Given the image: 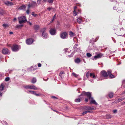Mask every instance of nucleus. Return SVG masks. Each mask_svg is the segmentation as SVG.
Masks as SVG:
<instances>
[{"instance_id":"nucleus-20","label":"nucleus","mask_w":125,"mask_h":125,"mask_svg":"<svg viewBox=\"0 0 125 125\" xmlns=\"http://www.w3.org/2000/svg\"><path fill=\"white\" fill-rule=\"evenodd\" d=\"M69 35L71 37H73L75 36V34L72 31H70L69 32Z\"/></svg>"},{"instance_id":"nucleus-1","label":"nucleus","mask_w":125,"mask_h":125,"mask_svg":"<svg viewBox=\"0 0 125 125\" xmlns=\"http://www.w3.org/2000/svg\"><path fill=\"white\" fill-rule=\"evenodd\" d=\"M82 95H86L89 97V99L90 100V103L91 104H97V103L94 100L93 98L91 97V94L90 92H86L85 91L82 92V94L80 96Z\"/></svg>"},{"instance_id":"nucleus-55","label":"nucleus","mask_w":125,"mask_h":125,"mask_svg":"<svg viewBox=\"0 0 125 125\" xmlns=\"http://www.w3.org/2000/svg\"><path fill=\"white\" fill-rule=\"evenodd\" d=\"M43 0L44 1V2H46L47 1V0Z\"/></svg>"},{"instance_id":"nucleus-3","label":"nucleus","mask_w":125,"mask_h":125,"mask_svg":"<svg viewBox=\"0 0 125 125\" xmlns=\"http://www.w3.org/2000/svg\"><path fill=\"white\" fill-rule=\"evenodd\" d=\"M24 87L26 89H33L34 90H37V88L35 86L31 85H28L25 86Z\"/></svg>"},{"instance_id":"nucleus-54","label":"nucleus","mask_w":125,"mask_h":125,"mask_svg":"<svg viewBox=\"0 0 125 125\" xmlns=\"http://www.w3.org/2000/svg\"><path fill=\"white\" fill-rule=\"evenodd\" d=\"M35 27H37L38 28H39V26H38V25H36L35 26Z\"/></svg>"},{"instance_id":"nucleus-62","label":"nucleus","mask_w":125,"mask_h":125,"mask_svg":"<svg viewBox=\"0 0 125 125\" xmlns=\"http://www.w3.org/2000/svg\"><path fill=\"white\" fill-rule=\"evenodd\" d=\"M2 14V13H0V14L1 15Z\"/></svg>"},{"instance_id":"nucleus-57","label":"nucleus","mask_w":125,"mask_h":125,"mask_svg":"<svg viewBox=\"0 0 125 125\" xmlns=\"http://www.w3.org/2000/svg\"><path fill=\"white\" fill-rule=\"evenodd\" d=\"M125 82V80H124L123 81V83H124Z\"/></svg>"},{"instance_id":"nucleus-5","label":"nucleus","mask_w":125,"mask_h":125,"mask_svg":"<svg viewBox=\"0 0 125 125\" xmlns=\"http://www.w3.org/2000/svg\"><path fill=\"white\" fill-rule=\"evenodd\" d=\"M20 48V47L16 45H13L12 48V50L13 51H18Z\"/></svg>"},{"instance_id":"nucleus-19","label":"nucleus","mask_w":125,"mask_h":125,"mask_svg":"<svg viewBox=\"0 0 125 125\" xmlns=\"http://www.w3.org/2000/svg\"><path fill=\"white\" fill-rule=\"evenodd\" d=\"M31 94H35L36 96H39L40 95V94H36L35 92L34 91H31Z\"/></svg>"},{"instance_id":"nucleus-22","label":"nucleus","mask_w":125,"mask_h":125,"mask_svg":"<svg viewBox=\"0 0 125 125\" xmlns=\"http://www.w3.org/2000/svg\"><path fill=\"white\" fill-rule=\"evenodd\" d=\"M2 25L4 28H6L9 27V25L8 24H3Z\"/></svg>"},{"instance_id":"nucleus-53","label":"nucleus","mask_w":125,"mask_h":125,"mask_svg":"<svg viewBox=\"0 0 125 125\" xmlns=\"http://www.w3.org/2000/svg\"><path fill=\"white\" fill-rule=\"evenodd\" d=\"M29 24L30 25H31L32 24L30 22L29 23Z\"/></svg>"},{"instance_id":"nucleus-2","label":"nucleus","mask_w":125,"mask_h":125,"mask_svg":"<svg viewBox=\"0 0 125 125\" xmlns=\"http://www.w3.org/2000/svg\"><path fill=\"white\" fill-rule=\"evenodd\" d=\"M19 23L22 24L25 23L27 21V20L25 16H23L18 17Z\"/></svg>"},{"instance_id":"nucleus-9","label":"nucleus","mask_w":125,"mask_h":125,"mask_svg":"<svg viewBox=\"0 0 125 125\" xmlns=\"http://www.w3.org/2000/svg\"><path fill=\"white\" fill-rule=\"evenodd\" d=\"M108 75L111 78H115V76L114 75L111 74V70H109L107 71Z\"/></svg>"},{"instance_id":"nucleus-21","label":"nucleus","mask_w":125,"mask_h":125,"mask_svg":"<svg viewBox=\"0 0 125 125\" xmlns=\"http://www.w3.org/2000/svg\"><path fill=\"white\" fill-rule=\"evenodd\" d=\"M77 22L79 23H81L82 21V19L80 18H78L77 19Z\"/></svg>"},{"instance_id":"nucleus-52","label":"nucleus","mask_w":125,"mask_h":125,"mask_svg":"<svg viewBox=\"0 0 125 125\" xmlns=\"http://www.w3.org/2000/svg\"><path fill=\"white\" fill-rule=\"evenodd\" d=\"M2 93H1L0 92V96H1L2 95Z\"/></svg>"},{"instance_id":"nucleus-8","label":"nucleus","mask_w":125,"mask_h":125,"mask_svg":"<svg viewBox=\"0 0 125 125\" xmlns=\"http://www.w3.org/2000/svg\"><path fill=\"white\" fill-rule=\"evenodd\" d=\"M50 32L51 34L52 35H54L56 33L55 29L53 28H52L50 29Z\"/></svg>"},{"instance_id":"nucleus-48","label":"nucleus","mask_w":125,"mask_h":125,"mask_svg":"<svg viewBox=\"0 0 125 125\" xmlns=\"http://www.w3.org/2000/svg\"><path fill=\"white\" fill-rule=\"evenodd\" d=\"M86 77H88L89 76V73H87V74H86Z\"/></svg>"},{"instance_id":"nucleus-28","label":"nucleus","mask_w":125,"mask_h":125,"mask_svg":"<svg viewBox=\"0 0 125 125\" xmlns=\"http://www.w3.org/2000/svg\"><path fill=\"white\" fill-rule=\"evenodd\" d=\"M73 75L75 77H77L78 76V75L74 73H72Z\"/></svg>"},{"instance_id":"nucleus-29","label":"nucleus","mask_w":125,"mask_h":125,"mask_svg":"<svg viewBox=\"0 0 125 125\" xmlns=\"http://www.w3.org/2000/svg\"><path fill=\"white\" fill-rule=\"evenodd\" d=\"M75 101L76 102H78L80 101V100L79 98L75 100Z\"/></svg>"},{"instance_id":"nucleus-56","label":"nucleus","mask_w":125,"mask_h":125,"mask_svg":"<svg viewBox=\"0 0 125 125\" xmlns=\"http://www.w3.org/2000/svg\"><path fill=\"white\" fill-rule=\"evenodd\" d=\"M52 97V98H56V97L55 96H54Z\"/></svg>"},{"instance_id":"nucleus-38","label":"nucleus","mask_w":125,"mask_h":125,"mask_svg":"<svg viewBox=\"0 0 125 125\" xmlns=\"http://www.w3.org/2000/svg\"><path fill=\"white\" fill-rule=\"evenodd\" d=\"M117 112V110H113V112L114 113H115Z\"/></svg>"},{"instance_id":"nucleus-18","label":"nucleus","mask_w":125,"mask_h":125,"mask_svg":"<svg viewBox=\"0 0 125 125\" xmlns=\"http://www.w3.org/2000/svg\"><path fill=\"white\" fill-rule=\"evenodd\" d=\"M75 62L77 63H79L81 61L80 60L79 58H77L75 60Z\"/></svg>"},{"instance_id":"nucleus-49","label":"nucleus","mask_w":125,"mask_h":125,"mask_svg":"<svg viewBox=\"0 0 125 125\" xmlns=\"http://www.w3.org/2000/svg\"><path fill=\"white\" fill-rule=\"evenodd\" d=\"M10 34H13V32H10L9 33Z\"/></svg>"},{"instance_id":"nucleus-23","label":"nucleus","mask_w":125,"mask_h":125,"mask_svg":"<svg viewBox=\"0 0 125 125\" xmlns=\"http://www.w3.org/2000/svg\"><path fill=\"white\" fill-rule=\"evenodd\" d=\"M36 78H33L31 80V82L32 83H36Z\"/></svg>"},{"instance_id":"nucleus-31","label":"nucleus","mask_w":125,"mask_h":125,"mask_svg":"<svg viewBox=\"0 0 125 125\" xmlns=\"http://www.w3.org/2000/svg\"><path fill=\"white\" fill-rule=\"evenodd\" d=\"M2 123L4 125H7V122L5 121H3L2 122Z\"/></svg>"},{"instance_id":"nucleus-32","label":"nucleus","mask_w":125,"mask_h":125,"mask_svg":"<svg viewBox=\"0 0 125 125\" xmlns=\"http://www.w3.org/2000/svg\"><path fill=\"white\" fill-rule=\"evenodd\" d=\"M32 15L34 17H36L37 16V15L36 14H35L33 12L32 13Z\"/></svg>"},{"instance_id":"nucleus-17","label":"nucleus","mask_w":125,"mask_h":125,"mask_svg":"<svg viewBox=\"0 0 125 125\" xmlns=\"http://www.w3.org/2000/svg\"><path fill=\"white\" fill-rule=\"evenodd\" d=\"M26 8V6L25 5H23L20 7L19 8V9L20 10H25Z\"/></svg>"},{"instance_id":"nucleus-42","label":"nucleus","mask_w":125,"mask_h":125,"mask_svg":"<svg viewBox=\"0 0 125 125\" xmlns=\"http://www.w3.org/2000/svg\"><path fill=\"white\" fill-rule=\"evenodd\" d=\"M38 66L39 67H40L41 66V64L40 63H38Z\"/></svg>"},{"instance_id":"nucleus-26","label":"nucleus","mask_w":125,"mask_h":125,"mask_svg":"<svg viewBox=\"0 0 125 125\" xmlns=\"http://www.w3.org/2000/svg\"><path fill=\"white\" fill-rule=\"evenodd\" d=\"M86 55L88 57H90L92 56V55L90 53H87L86 54Z\"/></svg>"},{"instance_id":"nucleus-33","label":"nucleus","mask_w":125,"mask_h":125,"mask_svg":"<svg viewBox=\"0 0 125 125\" xmlns=\"http://www.w3.org/2000/svg\"><path fill=\"white\" fill-rule=\"evenodd\" d=\"M41 1L40 0H37V2L38 4H41Z\"/></svg>"},{"instance_id":"nucleus-45","label":"nucleus","mask_w":125,"mask_h":125,"mask_svg":"<svg viewBox=\"0 0 125 125\" xmlns=\"http://www.w3.org/2000/svg\"><path fill=\"white\" fill-rule=\"evenodd\" d=\"M77 46V45L76 44H75L74 46V48H76V47Z\"/></svg>"},{"instance_id":"nucleus-4","label":"nucleus","mask_w":125,"mask_h":125,"mask_svg":"<svg viewBox=\"0 0 125 125\" xmlns=\"http://www.w3.org/2000/svg\"><path fill=\"white\" fill-rule=\"evenodd\" d=\"M46 30V28H43L41 30V31L42 32V35L45 38H46L47 37V34L45 32Z\"/></svg>"},{"instance_id":"nucleus-39","label":"nucleus","mask_w":125,"mask_h":125,"mask_svg":"<svg viewBox=\"0 0 125 125\" xmlns=\"http://www.w3.org/2000/svg\"><path fill=\"white\" fill-rule=\"evenodd\" d=\"M55 16H56V14H55L54 15V16L53 17V19L52 20V21H53V20H54V19L56 18Z\"/></svg>"},{"instance_id":"nucleus-63","label":"nucleus","mask_w":125,"mask_h":125,"mask_svg":"<svg viewBox=\"0 0 125 125\" xmlns=\"http://www.w3.org/2000/svg\"><path fill=\"white\" fill-rule=\"evenodd\" d=\"M1 75L0 74V76H1Z\"/></svg>"},{"instance_id":"nucleus-58","label":"nucleus","mask_w":125,"mask_h":125,"mask_svg":"<svg viewBox=\"0 0 125 125\" xmlns=\"http://www.w3.org/2000/svg\"><path fill=\"white\" fill-rule=\"evenodd\" d=\"M68 50V49H65V51H67Z\"/></svg>"},{"instance_id":"nucleus-50","label":"nucleus","mask_w":125,"mask_h":125,"mask_svg":"<svg viewBox=\"0 0 125 125\" xmlns=\"http://www.w3.org/2000/svg\"><path fill=\"white\" fill-rule=\"evenodd\" d=\"M16 20V18H14L13 19V20L15 21Z\"/></svg>"},{"instance_id":"nucleus-10","label":"nucleus","mask_w":125,"mask_h":125,"mask_svg":"<svg viewBox=\"0 0 125 125\" xmlns=\"http://www.w3.org/2000/svg\"><path fill=\"white\" fill-rule=\"evenodd\" d=\"M3 53L4 54H7L9 53L8 49L6 48H4L2 51Z\"/></svg>"},{"instance_id":"nucleus-59","label":"nucleus","mask_w":125,"mask_h":125,"mask_svg":"<svg viewBox=\"0 0 125 125\" xmlns=\"http://www.w3.org/2000/svg\"><path fill=\"white\" fill-rule=\"evenodd\" d=\"M23 26V25H20V26Z\"/></svg>"},{"instance_id":"nucleus-30","label":"nucleus","mask_w":125,"mask_h":125,"mask_svg":"<svg viewBox=\"0 0 125 125\" xmlns=\"http://www.w3.org/2000/svg\"><path fill=\"white\" fill-rule=\"evenodd\" d=\"M111 115H107L106 116V117L108 119L111 118Z\"/></svg>"},{"instance_id":"nucleus-64","label":"nucleus","mask_w":125,"mask_h":125,"mask_svg":"<svg viewBox=\"0 0 125 125\" xmlns=\"http://www.w3.org/2000/svg\"><path fill=\"white\" fill-rule=\"evenodd\" d=\"M93 60H94V59H93Z\"/></svg>"},{"instance_id":"nucleus-41","label":"nucleus","mask_w":125,"mask_h":125,"mask_svg":"<svg viewBox=\"0 0 125 125\" xmlns=\"http://www.w3.org/2000/svg\"><path fill=\"white\" fill-rule=\"evenodd\" d=\"M64 73L62 71H61L59 74L60 76H61V74H62Z\"/></svg>"},{"instance_id":"nucleus-13","label":"nucleus","mask_w":125,"mask_h":125,"mask_svg":"<svg viewBox=\"0 0 125 125\" xmlns=\"http://www.w3.org/2000/svg\"><path fill=\"white\" fill-rule=\"evenodd\" d=\"M101 74L104 77H106L107 76V73L104 71H103L101 72Z\"/></svg>"},{"instance_id":"nucleus-44","label":"nucleus","mask_w":125,"mask_h":125,"mask_svg":"<svg viewBox=\"0 0 125 125\" xmlns=\"http://www.w3.org/2000/svg\"><path fill=\"white\" fill-rule=\"evenodd\" d=\"M31 91H27V92L28 93H29V94H31Z\"/></svg>"},{"instance_id":"nucleus-6","label":"nucleus","mask_w":125,"mask_h":125,"mask_svg":"<svg viewBox=\"0 0 125 125\" xmlns=\"http://www.w3.org/2000/svg\"><path fill=\"white\" fill-rule=\"evenodd\" d=\"M37 4L35 2L32 1L31 4H29L28 5V8L29 9L31 7H33L35 6H37Z\"/></svg>"},{"instance_id":"nucleus-12","label":"nucleus","mask_w":125,"mask_h":125,"mask_svg":"<svg viewBox=\"0 0 125 125\" xmlns=\"http://www.w3.org/2000/svg\"><path fill=\"white\" fill-rule=\"evenodd\" d=\"M84 109L86 110H94L95 109V108L93 107L85 106Z\"/></svg>"},{"instance_id":"nucleus-60","label":"nucleus","mask_w":125,"mask_h":125,"mask_svg":"<svg viewBox=\"0 0 125 125\" xmlns=\"http://www.w3.org/2000/svg\"><path fill=\"white\" fill-rule=\"evenodd\" d=\"M115 8H116V7H114V8H113V9H114L115 10Z\"/></svg>"},{"instance_id":"nucleus-37","label":"nucleus","mask_w":125,"mask_h":125,"mask_svg":"<svg viewBox=\"0 0 125 125\" xmlns=\"http://www.w3.org/2000/svg\"><path fill=\"white\" fill-rule=\"evenodd\" d=\"M124 98H123V99H121V98H120L119 99V102L123 100H124Z\"/></svg>"},{"instance_id":"nucleus-34","label":"nucleus","mask_w":125,"mask_h":125,"mask_svg":"<svg viewBox=\"0 0 125 125\" xmlns=\"http://www.w3.org/2000/svg\"><path fill=\"white\" fill-rule=\"evenodd\" d=\"M89 112V111H85L82 114L83 115H84Z\"/></svg>"},{"instance_id":"nucleus-46","label":"nucleus","mask_w":125,"mask_h":125,"mask_svg":"<svg viewBox=\"0 0 125 125\" xmlns=\"http://www.w3.org/2000/svg\"><path fill=\"white\" fill-rule=\"evenodd\" d=\"M88 101V99L87 98H86L85 99V101L86 102H87Z\"/></svg>"},{"instance_id":"nucleus-47","label":"nucleus","mask_w":125,"mask_h":125,"mask_svg":"<svg viewBox=\"0 0 125 125\" xmlns=\"http://www.w3.org/2000/svg\"><path fill=\"white\" fill-rule=\"evenodd\" d=\"M76 8H77L76 7V6H75L74 8V10H75L76 9Z\"/></svg>"},{"instance_id":"nucleus-16","label":"nucleus","mask_w":125,"mask_h":125,"mask_svg":"<svg viewBox=\"0 0 125 125\" xmlns=\"http://www.w3.org/2000/svg\"><path fill=\"white\" fill-rule=\"evenodd\" d=\"M4 3L7 5H13V3L12 2L8 1L5 2Z\"/></svg>"},{"instance_id":"nucleus-24","label":"nucleus","mask_w":125,"mask_h":125,"mask_svg":"<svg viewBox=\"0 0 125 125\" xmlns=\"http://www.w3.org/2000/svg\"><path fill=\"white\" fill-rule=\"evenodd\" d=\"M90 76L94 78H96V77L93 73H91L90 74Z\"/></svg>"},{"instance_id":"nucleus-25","label":"nucleus","mask_w":125,"mask_h":125,"mask_svg":"<svg viewBox=\"0 0 125 125\" xmlns=\"http://www.w3.org/2000/svg\"><path fill=\"white\" fill-rule=\"evenodd\" d=\"M113 94L112 93H109V96L110 98H112L113 96Z\"/></svg>"},{"instance_id":"nucleus-27","label":"nucleus","mask_w":125,"mask_h":125,"mask_svg":"<svg viewBox=\"0 0 125 125\" xmlns=\"http://www.w3.org/2000/svg\"><path fill=\"white\" fill-rule=\"evenodd\" d=\"M54 0H48V2L50 4H52L53 1Z\"/></svg>"},{"instance_id":"nucleus-40","label":"nucleus","mask_w":125,"mask_h":125,"mask_svg":"<svg viewBox=\"0 0 125 125\" xmlns=\"http://www.w3.org/2000/svg\"><path fill=\"white\" fill-rule=\"evenodd\" d=\"M26 13H27L28 14H29V9H28L27 10V11H26Z\"/></svg>"},{"instance_id":"nucleus-11","label":"nucleus","mask_w":125,"mask_h":125,"mask_svg":"<svg viewBox=\"0 0 125 125\" xmlns=\"http://www.w3.org/2000/svg\"><path fill=\"white\" fill-rule=\"evenodd\" d=\"M67 35V33L65 32L61 34L60 35V37L61 38L64 39L66 37Z\"/></svg>"},{"instance_id":"nucleus-35","label":"nucleus","mask_w":125,"mask_h":125,"mask_svg":"<svg viewBox=\"0 0 125 125\" xmlns=\"http://www.w3.org/2000/svg\"><path fill=\"white\" fill-rule=\"evenodd\" d=\"M73 15L74 16H76L77 15V13H76L75 10H74L73 11Z\"/></svg>"},{"instance_id":"nucleus-61","label":"nucleus","mask_w":125,"mask_h":125,"mask_svg":"<svg viewBox=\"0 0 125 125\" xmlns=\"http://www.w3.org/2000/svg\"><path fill=\"white\" fill-rule=\"evenodd\" d=\"M61 77H62V74H61V76H60Z\"/></svg>"},{"instance_id":"nucleus-51","label":"nucleus","mask_w":125,"mask_h":125,"mask_svg":"<svg viewBox=\"0 0 125 125\" xmlns=\"http://www.w3.org/2000/svg\"><path fill=\"white\" fill-rule=\"evenodd\" d=\"M80 50V48L77 49V51H79H79Z\"/></svg>"},{"instance_id":"nucleus-15","label":"nucleus","mask_w":125,"mask_h":125,"mask_svg":"<svg viewBox=\"0 0 125 125\" xmlns=\"http://www.w3.org/2000/svg\"><path fill=\"white\" fill-rule=\"evenodd\" d=\"M4 85L3 83H2L0 86V90L1 91H2V90L4 89Z\"/></svg>"},{"instance_id":"nucleus-36","label":"nucleus","mask_w":125,"mask_h":125,"mask_svg":"<svg viewBox=\"0 0 125 125\" xmlns=\"http://www.w3.org/2000/svg\"><path fill=\"white\" fill-rule=\"evenodd\" d=\"M10 80V78L9 77H6L5 79V80L6 81H9Z\"/></svg>"},{"instance_id":"nucleus-14","label":"nucleus","mask_w":125,"mask_h":125,"mask_svg":"<svg viewBox=\"0 0 125 125\" xmlns=\"http://www.w3.org/2000/svg\"><path fill=\"white\" fill-rule=\"evenodd\" d=\"M102 55H103L102 53H99L96 55L95 56H94V59H97L101 57Z\"/></svg>"},{"instance_id":"nucleus-43","label":"nucleus","mask_w":125,"mask_h":125,"mask_svg":"<svg viewBox=\"0 0 125 125\" xmlns=\"http://www.w3.org/2000/svg\"><path fill=\"white\" fill-rule=\"evenodd\" d=\"M52 9V8H47V9L49 11H50L51 9Z\"/></svg>"},{"instance_id":"nucleus-7","label":"nucleus","mask_w":125,"mask_h":125,"mask_svg":"<svg viewBox=\"0 0 125 125\" xmlns=\"http://www.w3.org/2000/svg\"><path fill=\"white\" fill-rule=\"evenodd\" d=\"M33 42V40L32 39H28L26 41V43L28 45H30L32 44Z\"/></svg>"}]
</instances>
